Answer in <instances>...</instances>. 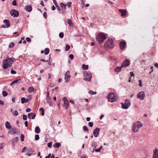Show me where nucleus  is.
I'll use <instances>...</instances> for the list:
<instances>
[{"label":"nucleus","instance_id":"nucleus-1","mask_svg":"<svg viewBox=\"0 0 158 158\" xmlns=\"http://www.w3.org/2000/svg\"><path fill=\"white\" fill-rule=\"evenodd\" d=\"M15 60V59L14 58H9L8 56L7 57L2 60V68L4 69H6L8 67H11Z\"/></svg>","mask_w":158,"mask_h":158},{"label":"nucleus","instance_id":"nucleus-2","mask_svg":"<svg viewBox=\"0 0 158 158\" xmlns=\"http://www.w3.org/2000/svg\"><path fill=\"white\" fill-rule=\"evenodd\" d=\"M105 34L102 32L98 34L96 36V40L100 44L103 43L106 39Z\"/></svg>","mask_w":158,"mask_h":158},{"label":"nucleus","instance_id":"nucleus-3","mask_svg":"<svg viewBox=\"0 0 158 158\" xmlns=\"http://www.w3.org/2000/svg\"><path fill=\"white\" fill-rule=\"evenodd\" d=\"M143 124L140 121H138L135 122L133 126L132 130L134 133L137 132L140 127H142Z\"/></svg>","mask_w":158,"mask_h":158},{"label":"nucleus","instance_id":"nucleus-4","mask_svg":"<svg viewBox=\"0 0 158 158\" xmlns=\"http://www.w3.org/2000/svg\"><path fill=\"white\" fill-rule=\"evenodd\" d=\"M108 99L110 102H113L117 101V97L115 93L111 92L108 94Z\"/></svg>","mask_w":158,"mask_h":158},{"label":"nucleus","instance_id":"nucleus-5","mask_svg":"<svg viewBox=\"0 0 158 158\" xmlns=\"http://www.w3.org/2000/svg\"><path fill=\"white\" fill-rule=\"evenodd\" d=\"M105 46L110 48H112L114 46V44L112 40L110 39L106 41L104 44Z\"/></svg>","mask_w":158,"mask_h":158},{"label":"nucleus","instance_id":"nucleus-6","mask_svg":"<svg viewBox=\"0 0 158 158\" xmlns=\"http://www.w3.org/2000/svg\"><path fill=\"white\" fill-rule=\"evenodd\" d=\"M92 77V75L89 72L85 73L84 75V80L85 81H90Z\"/></svg>","mask_w":158,"mask_h":158},{"label":"nucleus","instance_id":"nucleus-7","mask_svg":"<svg viewBox=\"0 0 158 158\" xmlns=\"http://www.w3.org/2000/svg\"><path fill=\"white\" fill-rule=\"evenodd\" d=\"M131 105L130 102L128 99H126L124 103H122V108L127 109Z\"/></svg>","mask_w":158,"mask_h":158},{"label":"nucleus","instance_id":"nucleus-8","mask_svg":"<svg viewBox=\"0 0 158 158\" xmlns=\"http://www.w3.org/2000/svg\"><path fill=\"white\" fill-rule=\"evenodd\" d=\"M125 62H123L121 66L120 67H118L114 69V71L116 72H119L123 68L127 67L128 65V64H127L126 66L124 65Z\"/></svg>","mask_w":158,"mask_h":158},{"label":"nucleus","instance_id":"nucleus-9","mask_svg":"<svg viewBox=\"0 0 158 158\" xmlns=\"http://www.w3.org/2000/svg\"><path fill=\"white\" fill-rule=\"evenodd\" d=\"M145 97V93L143 91H141L137 94V97L141 100H143Z\"/></svg>","mask_w":158,"mask_h":158},{"label":"nucleus","instance_id":"nucleus-10","mask_svg":"<svg viewBox=\"0 0 158 158\" xmlns=\"http://www.w3.org/2000/svg\"><path fill=\"white\" fill-rule=\"evenodd\" d=\"M10 14L13 17H16L19 16V12L15 10H11L10 11Z\"/></svg>","mask_w":158,"mask_h":158},{"label":"nucleus","instance_id":"nucleus-11","mask_svg":"<svg viewBox=\"0 0 158 158\" xmlns=\"http://www.w3.org/2000/svg\"><path fill=\"white\" fill-rule=\"evenodd\" d=\"M71 76L70 75V72L67 71L65 74V79L66 82L68 83L70 81Z\"/></svg>","mask_w":158,"mask_h":158},{"label":"nucleus","instance_id":"nucleus-12","mask_svg":"<svg viewBox=\"0 0 158 158\" xmlns=\"http://www.w3.org/2000/svg\"><path fill=\"white\" fill-rule=\"evenodd\" d=\"M100 128H96L93 131V134L95 137H97L98 136L100 131Z\"/></svg>","mask_w":158,"mask_h":158},{"label":"nucleus","instance_id":"nucleus-13","mask_svg":"<svg viewBox=\"0 0 158 158\" xmlns=\"http://www.w3.org/2000/svg\"><path fill=\"white\" fill-rule=\"evenodd\" d=\"M63 100L64 102V104L63 106L66 109H67L69 107V103L68 101L67 100L66 97H64L63 98Z\"/></svg>","mask_w":158,"mask_h":158},{"label":"nucleus","instance_id":"nucleus-14","mask_svg":"<svg viewBox=\"0 0 158 158\" xmlns=\"http://www.w3.org/2000/svg\"><path fill=\"white\" fill-rule=\"evenodd\" d=\"M36 116V114L33 113H30L27 114V117L29 119H33L35 118Z\"/></svg>","mask_w":158,"mask_h":158},{"label":"nucleus","instance_id":"nucleus-15","mask_svg":"<svg viewBox=\"0 0 158 158\" xmlns=\"http://www.w3.org/2000/svg\"><path fill=\"white\" fill-rule=\"evenodd\" d=\"M153 158H158V149L156 148L154 150Z\"/></svg>","mask_w":158,"mask_h":158},{"label":"nucleus","instance_id":"nucleus-16","mask_svg":"<svg viewBox=\"0 0 158 158\" xmlns=\"http://www.w3.org/2000/svg\"><path fill=\"white\" fill-rule=\"evenodd\" d=\"M126 42L124 41H123L120 43V47L121 49H123L125 46Z\"/></svg>","mask_w":158,"mask_h":158},{"label":"nucleus","instance_id":"nucleus-17","mask_svg":"<svg viewBox=\"0 0 158 158\" xmlns=\"http://www.w3.org/2000/svg\"><path fill=\"white\" fill-rule=\"evenodd\" d=\"M25 10L28 12H30L32 10V7L30 5L26 6L25 7Z\"/></svg>","mask_w":158,"mask_h":158},{"label":"nucleus","instance_id":"nucleus-18","mask_svg":"<svg viewBox=\"0 0 158 158\" xmlns=\"http://www.w3.org/2000/svg\"><path fill=\"white\" fill-rule=\"evenodd\" d=\"M118 11L121 13V15L122 16H124L126 14L127 11L125 10L119 9Z\"/></svg>","mask_w":158,"mask_h":158},{"label":"nucleus","instance_id":"nucleus-19","mask_svg":"<svg viewBox=\"0 0 158 158\" xmlns=\"http://www.w3.org/2000/svg\"><path fill=\"white\" fill-rule=\"evenodd\" d=\"M5 125L6 128L7 129H10L11 128V126L10 123L8 121H6L5 123Z\"/></svg>","mask_w":158,"mask_h":158},{"label":"nucleus","instance_id":"nucleus-20","mask_svg":"<svg viewBox=\"0 0 158 158\" xmlns=\"http://www.w3.org/2000/svg\"><path fill=\"white\" fill-rule=\"evenodd\" d=\"M67 23L69 24L70 27H73V23L72 22V21L71 19H68L67 21Z\"/></svg>","mask_w":158,"mask_h":158},{"label":"nucleus","instance_id":"nucleus-21","mask_svg":"<svg viewBox=\"0 0 158 158\" xmlns=\"http://www.w3.org/2000/svg\"><path fill=\"white\" fill-rule=\"evenodd\" d=\"M3 22L6 24L7 28H8L10 26V22L8 20L5 19Z\"/></svg>","mask_w":158,"mask_h":158},{"label":"nucleus","instance_id":"nucleus-22","mask_svg":"<svg viewBox=\"0 0 158 158\" xmlns=\"http://www.w3.org/2000/svg\"><path fill=\"white\" fill-rule=\"evenodd\" d=\"M40 131V129L38 126H36L35 128V133L39 134Z\"/></svg>","mask_w":158,"mask_h":158},{"label":"nucleus","instance_id":"nucleus-23","mask_svg":"<svg viewBox=\"0 0 158 158\" xmlns=\"http://www.w3.org/2000/svg\"><path fill=\"white\" fill-rule=\"evenodd\" d=\"M28 90L29 92L32 93L34 90V88L32 86H30L28 89Z\"/></svg>","mask_w":158,"mask_h":158},{"label":"nucleus","instance_id":"nucleus-24","mask_svg":"<svg viewBox=\"0 0 158 158\" xmlns=\"http://www.w3.org/2000/svg\"><path fill=\"white\" fill-rule=\"evenodd\" d=\"M61 146V144L60 143H56L55 145H54V147L55 148H58L60 147Z\"/></svg>","mask_w":158,"mask_h":158},{"label":"nucleus","instance_id":"nucleus-25","mask_svg":"<svg viewBox=\"0 0 158 158\" xmlns=\"http://www.w3.org/2000/svg\"><path fill=\"white\" fill-rule=\"evenodd\" d=\"M88 65H86L84 64L82 65V68L84 70H87L88 69Z\"/></svg>","mask_w":158,"mask_h":158},{"label":"nucleus","instance_id":"nucleus-26","mask_svg":"<svg viewBox=\"0 0 158 158\" xmlns=\"http://www.w3.org/2000/svg\"><path fill=\"white\" fill-rule=\"evenodd\" d=\"M21 80L20 79L18 80H16L13 81L10 84V86H12L14 84L17 83L18 81H20Z\"/></svg>","mask_w":158,"mask_h":158},{"label":"nucleus","instance_id":"nucleus-27","mask_svg":"<svg viewBox=\"0 0 158 158\" xmlns=\"http://www.w3.org/2000/svg\"><path fill=\"white\" fill-rule=\"evenodd\" d=\"M60 6L63 9H64V10H65L66 9V5L62 3H60Z\"/></svg>","mask_w":158,"mask_h":158},{"label":"nucleus","instance_id":"nucleus-28","mask_svg":"<svg viewBox=\"0 0 158 158\" xmlns=\"http://www.w3.org/2000/svg\"><path fill=\"white\" fill-rule=\"evenodd\" d=\"M49 49L48 48H46L44 49V54L45 55L48 54L49 53Z\"/></svg>","mask_w":158,"mask_h":158},{"label":"nucleus","instance_id":"nucleus-29","mask_svg":"<svg viewBox=\"0 0 158 158\" xmlns=\"http://www.w3.org/2000/svg\"><path fill=\"white\" fill-rule=\"evenodd\" d=\"M125 62L124 65L126 66V65H127V64H128V66L129 65L130 63L129 61L128 60H125L124 61H123V62Z\"/></svg>","mask_w":158,"mask_h":158},{"label":"nucleus","instance_id":"nucleus-30","mask_svg":"<svg viewBox=\"0 0 158 158\" xmlns=\"http://www.w3.org/2000/svg\"><path fill=\"white\" fill-rule=\"evenodd\" d=\"M88 93L89 94H92V95L95 94L97 93L96 92H94V91H92V90H89V91Z\"/></svg>","mask_w":158,"mask_h":158},{"label":"nucleus","instance_id":"nucleus-31","mask_svg":"<svg viewBox=\"0 0 158 158\" xmlns=\"http://www.w3.org/2000/svg\"><path fill=\"white\" fill-rule=\"evenodd\" d=\"M40 110L41 111V114L42 115H44V110L43 108H41L40 109Z\"/></svg>","mask_w":158,"mask_h":158},{"label":"nucleus","instance_id":"nucleus-32","mask_svg":"<svg viewBox=\"0 0 158 158\" xmlns=\"http://www.w3.org/2000/svg\"><path fill=\"white\" fill-rule=\"evenodd\" d=\"M53 2V3L56 6V7H57V9H58L57 7L59 8V7L58 6V4L57 3V2L56 1V0H52Z\"/></svg>","mask_w":158,"mask_h":158},{"label":"nucleus","instance_id":"nucleus-33","mask_svg":"<svg viewBox=\"0 0 158 158\" xmlns=\"http://www.w3.org/2000/svg\"><path fill=\"white\" fill-rule=\"evenodd\" d=\"M70 48V46L68 45L67 44L66 46L65 50L67 51Z\"/></svg>","mask_w":158,"mask_h":158},{"label":"nucleus","instance_id":"nucleus-34","mask_svg":"<svg viewBox=\"0 0 158 158\" xmlns=\"http://www.w3.org/2000/svg\"><path fill=\"white\" fill-rule=\"evenodd\" d=\"M2 94L3 97H5L7 95V93L6 91H4L2 92Z\"/></svg>","mask_w":158,"mask_h":158},{"label":"nucleus","instance_id":"nucleus-35","mask_svg":"<svg viewBox=\"0 0 158 158\" xmlns=\"http://www.w3.org/2000/svg\"><path fill=\"white\" fill-rule=\"evenodd\" d=\"M21 103L22 104L26 102V99L24 98H21Z\"/></svg>","mask_w":158,"mask_h":158},{"label":"nucleus","instance_id":"nucleus-36","mask_svg":"<svg viewBox=\"0 0 158 158\" xmlns=\"http://www.w3.org/2000/svg\"><path fill=\"white\" fill-rule=\"evenodd\" d=\"M46 101H47V102L48 103H50V98H49V96L46 97Z\"/></svg>","mask_w":158,"mask_h":158},{"label":"nucleus","instance_id":"nucleus-37","mask_svg":"<svg viewBox=\"0 0 158 158\" xmlns=\"http://www.w3.org/2000/svg\"><path fill=\"white\" fill-rule=\"evenodd\" d=\"M20 138L21 140L22 141H24V135L23 134H21L20 135Z\"/></svg>","mask_w":158,"mask_h":158},{"label":"nucleus","instance_id":"nucleus-38","mask_svg":"<svg viewBox=\"0 0 158 158\" xmlns=\"http://www.w3.org/2000/svg\"><path fill=\"white\" fill-rule=\"evenodd\" d=\"M83 129L85 131H89V129L86 126H84L83 127Z\"/></svg>","mask_w":158,"mask_h":158},{"label":"nucleus","instance_id":"nucleus-39","mask_svg":"<svg viewBox=\"0 0 158 158\" xmlns=\"http://www.w3.org/2000/svg\"><path fill=\"white\" fill-rule=\"evenodd\" d=\"M59 36L60 38H62L64 36V34L63 32H60L59 34Z\"/></svg>","mask_w":158,"mask_h":158},{"label":"nucleus","instance_id":"nucleus-40","mask_svg":"<svg viewBox=\"0 0 158 158\" xmlns=\"http://www.w3.org/2000/svg\"><path fill=\"white\" fill-rule=\"evenodd\" d=\"M13 114L15 116H17L18 114V112L17 110H15V112H12Z\"/></svg>","mask_w":158,"mask_h":158},{"label":"nucleus","instance_id":"nucleus-41","mask_svg":"<svg viewBox=\"0 0 158 158\" xmlns=\"http://www.w3.org/2000/svg\"><path fill=\"white\" fill-rule=\"evenodd\" d=\"M39 139V135H36L35 137V140H37Z\"/></svg>","mask_w":158,"mask_h":158},{"label":"nucleus","instance_id":"nucleus-42","mask_svg":"<svg viewBox=\"0 0 158 158\" xmlns=\"http://www.w3.org/2000/svg\"><path fill=\"white\" fill-rule=\"evenodd\" d=\"M23 119L24 120H26L27 119V116L26 115L24 114L23 116Z\"/></svg>","mask_w":158,"mask_h":158},{"label":"nucleus","instance_id":"nucleus-43","mask_svg":"<svg viewBox=\"0 0 158 158\" xmlns=\"http://www.w3.org/2000/svg\"><path fill=\"white\" fill-rule=\"evenodd\" d=\"M72 3L71 2H67V5L69 8H70L71 6Z\"/></svg>","mask_w":158,"mask_h":158},{"label":"nucleus","instance_id":"nucleus-44","mask_svg":"<svg viewBox=\"0 0 158 158\" xmlns=\"http://www.w3.org/2000/svg\"><path fill=\"white\" fill-rule=\"evenodd\" d=\"M97 144L96 142H93L92 143V146H94V148H96L95 146H97Z\"/></svg>","mask_w":158,"mask_h":158},{"label":"nucleus","instance_id":"nucleus-45","mask_svg":"<svg viewBox=\"0 0 158 158\" xmlns=\"http://www.w3.org/2000/svg\"><path fill=\"white\" fill-rule=\"evenodd\" d=\"M11 73L12 74H15L16 73V72L15 71L13 70V69L12 68L11 70Z\"/></svg>","mask_w":158,"mask_h":158},{"label":"nucleus","instance_id":"nucleus-46","mask_svg":"<svg viewBox=\"0 0 158 158\" xmlns=\"http://www.w3.org/2000/svg\"><path fill=\"white\" fill-rule=\"evenodd\" d=\"M14 44L13 43H11L9 45V47L10 48H12L14 46Z\"/></svg>","mask_w":158,"mask_h":158},{"label":"nucleus","instance_id":"nucleus-47","mask_svg":"<svg viewBox=\"0 0 158 158\" xmlns=\"http://www.w3.org/2000/svg\"><path fill=\"white\" fill-rule=\"evenodd\" d=\"M93 124L92 122H89L88 123L89 126L90 127H93Z\"/></svg>","mask_w":158,"mask_h":158},{"label":"nucleus","instance_id":"nucleus-48","mask_svg":"<svg viewBox=\"0 0 158 158\" xmlns=\"http://www.w3.org/2000/svg\"><path fill=\"white\" fill-rule=\"evenodd\" d=\"M12 4L13 5V6H16V1L15 0H14L12 2Z\"/></svg>","mask_w":158,"mask_h":158},{"label":"nucleus","instance_id":"nucleus-49","mask_svg":"<svg viewBox=\"0 0 158 158\" xmlns=\"http://www.w3.org/2000/svg\"><path fill=\"white\" fill-rule=\"evenodd\" d=\"M130 73V75H131V77H133V78H134L135 76H134V74L133 72H131Z\"/></svg>","mask_w":158,"mask_h":158},{"label":"nucleus","instance_id":"nucleus-50","mask_svg":"<svg viewBox=\"0 0 158 158\" xmlns=\"http://www.w3.org/2000/svg\"><path fill=\"white\" fill-rule=\"evenodd\" d=\"M69 57L71 60H73V59L74 56L73 54H71L69 55Z\"/></svg>","mask_w":158,"mask_h":158},{"label":"nucleus","instance_id":"nucleus-51","mask_svg":"<svg viewBox=\"0 0 158 158\" xmlns=\"http://www.w3.org/2000/svg\"><path fill=\"white\" fill-rule=\"evenodd\" d=\"M26 41L28 42H30L31 41V39L29 37H27L26 38Z\"/></svg>","mask_w":158,"mask_h":158},{"label":"nucleus","instance_id":"nucleus-52","mask_svg":"<svg viewBox=\"0 0 158 158\" xmlns=\"http://www.w3.org/2000/svg\"><path fill=\"white\" fill-rule=\"evenodd\" d=\"M52 142H50L48 143V146L49 148H50L52 146Z\"/></svg>","mask_w":158,"mask_h":158},{"label":"nucleus","instance_id":"nucleus-53","mask_svg":"<svg viewBox=\"0 0 158 158\" xmlns=\"http://www.w3.org/2000/svg\"><path fill=\"white\" fill-rule=\"evenodd\" d=\"M133 79V78H132V77H130L129 78V82H132Z\"/></svg>","mask_w":158,"mask_h":158},{"label":"nucleus","instance_id":"nucleus-54","mask_svg":"<svg viewBox=\"0 0 158 158\" xmlns=\"http://www.w3.org/2000/svg\"><path fill=\"white\" fill-rule=\"evenodd\" d=\"M139 86H140V87H142V81H141V80H139Z\"/></svg>","mask_w":158,"mask_h":158},{"label":"nucleus","instance_id":"nucleus-55","mask_svg":"<svg viewBox=\"0 0 158 158\" xmlns=\"http://www.w3.org/2000/svg\"><path fill=\"white\" fill-rule=\"evenodd\" d=\"M31 110L30 108H27L26 110V112H29L30 111H31Z\"/></svg>","mask_w":158,"mask_h":158},{"label":"nucleus","instance_id":"nucleus-56","mask_svg":"<svg viewBox=\"0 0 158 158\" xmlns=\"http://www.w3.org/2000/svg\"><path fill=\"white\" fill-rule=\"evenodd\" d=\"M27 149V148L26 147H24L23 148V150H22V152H25V151Z\"/></svg>","mask_w":158,"mask_h":158},{"label":"nucleus","instance_id":"nucleus-57","mask_svg":"<svg viewBox=\"0 0 158 158\" xmlns=\"http://www.w3.org/2000/svg\"><path fill=\"white\" fill-rule=\"evenodd\" d=\"M24 124L26 127H27L28 126V122L27 121H25L24 122Z\"/></svg>","mask_w":158,"mask_h":158},{"label":"nucleus","instance_id":"nucleus-58","mask_svg":"<svg viewBox=\"0 0 158 158\" xmlns=\"http://www.w3.org/2000/svg\"><path fill=\"white\" fill-rule=\"evenodd\" d=\"M95 152H100L101 151L100 149L99 148L95 150Z\"/></svg>","mask_w":158,"mask_h":158},{"label":"nucleus","instance_id":"nucleus-59","mask_svg":"<svg viewBox=\"0 0 158 158\" xmlns=\"http://www.w3.org/2000/svg\"><path fill=\"white\" fill-rule=\"evenodd\" d=\"M31 99V98H27L26 99V102H28Z\"/></svg>","mask_w":158,"mask_h":158},{"label":"nucleus","instance_id":"nucleus-60","mask_svg":"<svg viewBox=\"0 0 158 158\" xmlns=\"http://www.w3.org/2000/svg\"><path fill=\"white\" fill-rule=\"evenodd\" d=\"M43 16L46 19L47 18V15H46V12H44V13Z\"/></svg>","mask_w":158,"mask_h":158},{"label":"nucleus","instance_id":"nucleus-61","mask_svg":"<svg viewBox=\"0 0 158 158\" xmlns=\"http://www.w3.org/2000/svg\"><path fill=\"white\" fill-rule=\"evenodd\" d=\"M13 130L14 131L13 132V134H15L16 133V129L15 128H14L13 129Z\"/></svg>","mask_w":158,"mask_h":158},{"label":"nucleus","instance_id":"nucleus-62","mask_svg":"<svg viewBox=\"0 0 158 158\" xmlns=\"http://www.w3.org/2000/svg\"><path fill=\"white\" fill-rule=\"evenodd\" d=\"M3 144V143H2L0 144V150L2 149L3 148V146L2 145Z\"/></svg>","mask_w":158,"mask_h":158},{"label":"nucleus","instance_id":"nucleus-63","mask_svg":"<svg viewBox=\"0 0 158 158\" xmlns=\"http://www.w3.org/2000/svg\"><path fill=\"white\" fill-rule=\"evenodd\" d=\"M81 158H87V157L86 156L83 155L82 156Z\"/></svg>","mask_w":158,"mask_h":158},{"label":"nucleus","instance_id":"nucleus-64","mask_svg":"<svg viewBox=\"0 0 158 158\" xmlns=\"http://www.w3.org/2000/svg\"><path fill=\"white\" fill-rule=\"evenodd\" d=\"M104 117V115L103 114H102L100 117V119H102Z\"/></svg>","mask_w":158,"mask_h":158}]
</instances>
